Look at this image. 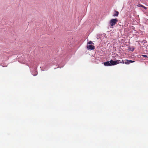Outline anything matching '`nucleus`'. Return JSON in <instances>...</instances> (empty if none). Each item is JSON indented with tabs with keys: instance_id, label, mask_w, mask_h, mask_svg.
Returning a JSON list of instances; mask_svg holds the SVG:
<instances>
[{
	"instance_id": "obj_1",
	"label": "nucleus",
	"mask_w": 148,
	"mask_h": 148,
	"mask_svg": "<svg viewBox=\"0 0 148 148\" xmlns=\"http://www.w3.org/2000/svg\"><path fill=\"white\" fill-rule=\"evenodd\" d=\"M116 64L119 63H125L126 64H129L131 63L134 62V61L126 59L124 60H122L121 61L120 60H116Z\"/></svg>"
},
{
	"instance_id": "obj_2",
	"label": "nucleus",
	"mask_w": 148,
	"mask_h": 148,
	"mask_svg": "<svg viewBox=\"0 0 148 148\" xmlns=\"http://www.w3.org/2000/svg\"><path fill=\"white\" fill-rule=\"evenodd\" d=\"M118 21L117 18L112 19L110 21V27L113 28V27L114 26Z\"/></svg>"
},
{
	"instance_id": "obj_3",
	"label": "nucleus",
	"mask_w": 148,
	"mask_h": 148,
	"mask_svg": "<svg viewBox=\"0 0 148 148\" xmlns=\"http://www.w3.org/2000/svg\"><path fill=\"white\" fill-rule=\"evenodd\" d=\"M95 48V46L92 45H89L87 46V49H88L93 50Z\"/></svg>"
},
{
	"instance_id": "obj_4",
	"label": "nucleus",
	"mask_w": 148,
	"mask_h": 148,
	"mask_svg": "<svg viewBox=\"0 0 148 148\" xmlns=\"http://www.w3.org/2000/svg\"><path fill=\"white\" fill-rule=\"evenodd\" d=\"M110 63L111 66L112 65H114L116 64V61H114L111 60L110 61Z\"/></svg>"
},
{
	"instance_id": "obj_5",
	"label": "nucleus",
	"mask_w": 148,
	"mask_h": 148,
	"mask_svg": "<svg viewBox=\"0 0 148 148\" xmlns=\"http://www.w3.org/2000/svg\"><path fill=\"white\" fill-rule=\"evenodd\" d=\"M104 66H111L110 61H107L103 63Z\"/></svg>"
},
{
	"instance_id": "obj_6",
	"label": "nucleus",
	"mask_w": 148,
	"mask_h": 148,
	"mask_svg": "<svg viewBox=\"0 0 148 148\" xmlns=\"http://www.w3.org/2000/svg\"><path fill=\"white\" fill-rule=\"evenodd\" d=\"M119 14V12L116 11H114V14H113V16H118V15Z\"/></svg>"
},
{
	"instance_id": "obj_7",
	"label": "nucleus",
	"mask_w": 148,
	"mask_h": 148,
	"mask_svg": "<svg viewBox=\"0 0 148 148\" xmlns=\"http://www.w3.org/2000/svg\"><path fill=\"white\" fill-rule=\"evenodd\" d=\"M138 7H142L143 8H144L145 9H147V8H146V7H145V6H144V5H141V4H139L138 5Z\"/></svg>"
},
{
	"instance_id": "obj_8",
	"label": "nucleus",
	"mask_w": 148,
	"mask_h": 148,
	"mask_svg": "<svg viewBox=\"0 0 148 148\" xmlns=\"http://www.w3.org/2000/svg\"><path fill=\"white\" fill-rule=\"evenodd\" d=\"M34 73H35V74L34 75V76H36L37 74V71H34Z\"/></svg>"
},
{
	"instance_id": "obj_9",
	"label": "nucleus",
	"mask_w": 148,
	"mask_h": 148,
	"mask_svg": "<svg viewBox=\"0 0 148 148\" xmlns=\"http://www.w3.org/2000/svg\"><path fill=\"white\" fill-rule=\"evenodd\" d=\"M92 42L91 41H90L88 42V43H87V44H92Z\"/></svg>"
},
{
	"instance_id": "obj_10",
	"label": "nucleus",
	"mask_w": 148,
	"mask_h": 148,
	"mask_svg": "<svg viewBox=\"0 0 148 148\" xmlns=\"http://www.w3.org/2000/svg\"><path fill=\"white\" fill-rule=\"evenodd\" d=\"M142 56L145 58L147 57V56L146 55H142Z\"/></svg>"
}]
</instances>
